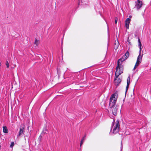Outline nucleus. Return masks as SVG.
<instances>
[{"label": "nucleus", "mask_w": 151, "mask_h": 151, "mask_svg": "<svg viewBox=\"0 0 151 151\" xmlns=\"http://www.w3.org/2000/svg\"><path fill=\"white\" fill-rule=\"evenodd\" d=\"M129 56V53L128 51H127L125 54L121 58L118 60L117 61V66L116 68V70H118V68L119 70L117 76L123 73V66L121 63H120V62H121V63L123 62Z\"/></svg>", "instance_id": "f03ea898"}, {"label": "nucleus", "mask_w": 151, "mask_h": 151, "mask_svg": "<svg viewBox=\"0 0 151 151\" xmlns=\"http://www.w3.org/2000/svg\"><path fill=\"white\" fill-rule=\"evenodd\" d=\"M131 19L129 18H127L125 21V27L127 29L129 28V24L130 22Z\"/></svg>", "instance_id": "6e6552de"}, {"label": "nucleus", "mask_w": 151, "mask_h": 151, "mask_svg": "<svg viewBox=\"0 0 151 151\" xmlns=\"http://www.w3.org/2000/svg\"><path fill=\"white\" fill-rule=\"evenodd\" d=\"M24 128L25 127L24 125L20 126L19 134L17 135V137L20 136L23 133Z\"/></svg>", "instance_id": "0eeeda50"}, {"label": "nucleus", "mask_w": 151, "mask_h": 151, "mask_svg": "<svg viewBox=\"0 0 151 151\" xmlns=\"http://www.w3.org/2000/svg\"><path fill=\"white\" fill-rule=\"evenodd\" d=\"M57 70L58 73H60V70H59L58 68H57Z\"/></svg>", "instance_id": "6ab92c4d"}, {"label": "nucleus", "mask_w": 151, "mask_h": 151, "mask_svg": "<svg viewBox=\"0 0 151 151\" xmlns=\"http://www.w3.org/2000/svg\"><path fill=\"white\" fill-rule=\"evenodd\" d=\"M85 138V137H84L82 140H83V141L84 139Z\"/></svg>", "instance_id": "4be33fe9"}, {"label": "nucleus", "mask_w": 151, "mask_h": 151, "mask_svg": "<svg viewBox=\"0 0 151 151\" xmlns=\"http://www.w3.org/2000/svg\"><path fill=\"white\" fill-rule=\"evenodd\" d=\"M131 17H132V16H129V18H131Z\"/></svg>", "instance_id": "5701e85b"}, {"label": "nucleus", "mask_w": 151, "mask_h": 151, "mask_svg": "<svg viewBox=\"0 0 151 151\" xmlns=\"http://www.w3.org/2000/svg\"><path fill=\"white\" fill-rule=\"evenodd\" d=\"M135 8H136L137 10H138L142 7V1L139 0H137L135 2Z\"/></svg>", "instance_id": "423d86ee"}, {"label": "nucleus", "mask_w": 151, "mask_h": 151, "mask_svg": "<svg viewBox=\"0 0 151 151\" xmlns=\"http://www.w3.org/2000/svg\"><path fill=\"white\" fill-rule=\"evenodd\" d=\"M35 44L36 45H37L38 44V41L36 39H35Z\"/></svg>", "instance_id": "ddd939ff"}, {"label": "nucleus", "mask_w": 151, "mask_h": 151, "mask_svg": "<svg viewBox=\"0 0 151 151\" xmlns=\"http://www.w3.org/2000/svg\"><path fill=\"white\" fill-rule=\"evenodd\" d=\"M130 83V78L129 77L128 78L127 80V86L126 87V91H125V95H126V93L128 90L129 88V85Z\"/></svg>", "instance_id": "1a4fd4ad"}, {"label": "nucleus", "mask_w": 151, "mask_h": 151, "mask_svg": "<svg viewBox=\"0 0 151 151\" xmlns=\"http://www.w3.org/2000/svg\"><path fill=\"white\" fill-rule=\"evenodd\" d=\"M46 126L45 127H44L43 129V130L42 133H41V135H43L45 134H46V132L47 131V130L46 128Z\"/></svg>", "instance_id": "9b49d317"}, {"label": "nucleus", "mask_w": 151, "mask_h": 151, "mask_svg": "<svg viewBox=\"0 0 151 151\" xmlns=\"http://www.w3.org/2000/svg\"><path fill=\"white\" fill-rule=\"evenodd\" d=\"M138 41L139 43V55L137 57V62H136V64L133 68V70H134L136 68L139 66V64L141 62V59H142V56L141 55V43L140 42V40L139 38H138Z\"/></svg>", "instance_id": "7ed1b4c3"}, {"label": "nucleus", "mask_w": 151, "mask_h": 151, "mask_svg": "<svg viewBox=\"0 0 151 151\" xmlns=\"http://www.w3.org/2000/svg\"><path fill=\"white\" fill-rule=\"evenodd\" d=\"M3 131L4 133H7L8 132V130L6 126H3Z\"/></svg>", "instance_id": "f8f14e48"}, {"label": "nucleus", "mask_w": 151, "mask_h": 151, "mask_svg": "<svg viewBox=\"0 0 151 151\" xmlns=\"http://www.w3.org/2000/svg\"><path fill=\"white\" fill-rule=\"evenodd\" d=\"M79 2H80V0H79ZM80 3V2H79V3Z\"/></svg>", "instance_id": "393cba45"}, {"label": "nucleus", "mask_w": 151, "mask_h": 151, "mask_svg": "<svg viewBox=\"0 0 151 151\" xmlns=\"http://www.w3.org/2000/svg\"><path fill=\"white\" fill-rule=\"evenodd\" d=\"M118 70H116V73L115 74V79L114 82L115 85L116 86H118L121 82V80L120 78H118V77L119 76H117L118 75V73L117 72Z\"/></svg>", "instance_id": "20e7f679"}, {"label": "nucleus", "mask_w": 151, "mask_h": 151, "mask_svg": "<svg viewBox=\"0 0 151 151\" xmlns=\"http://www.w3.org/2000/svg\"><path fill=\"white\" fill-rule=\"evenodd\" d=\"M6 67L7 68H8L9 67V63L7 61H6Z\"/></svg>", "instance_id": "dca6fc26"}, {"label": "nucleus", "mask_w": 151, "mask_h": 151, "mask_svg": "<svg viewBox=\"0 0 151 151\" xmlns=\"http://www.w3.org/2000/svg\"><path fill=\"white\" fill-rule=\"evenodd\" d=\"M122 142H121V150L122 151Z\"/></svg>", "instance_id": "412c9836"}, {"label": "nucleus", "mask_w": 151, "mask_h": 151, "mask_svg": "<svg viewBox=\"0 0 151 151\" xmlns=\"http://www.w3.org/2000/svg\"><path fill=\"white\" fill-rule=\"evenodd\" d=\"M143 51H142V56H143Z\"/></svg>", "instance_id": "b1692460"}, {"label": "nucleus", "mask_w": 151, "mask_h": 151, "mask_svg": "<svg viewBox=\"0 0 151 151\" xmlns=\"http://www.w3.org/2000/svg\"><path fill=\"white\" fill-rule=\"evenodd\" d=\"M83 143V140H82L81 141V142L80 144V145L81 146L82 144Z\"/></svg>", "instance_id": "a211bd4d"}, {"label": "nucleus", "mask_w": 151, "mask_h": 151, "mask_svg": "<svg viewBox=\"0 0 151 151\" xmlns=\"http://www.w3.org/2000/svg\"><path fill=\"white\" fill-rule=\"evenodd\" d=\"M14 145V143L13 142H11V145H10V147H12Z\"/></svg>", "instance_id": "2eb2a0df"}, {"label": "nucleus", "mask_w": 151, "mask_h": 151, "mask_svg": "<svg viewBox=\"0 0 151 151\" xmlns=\"http://www.w3.org/2000/svg\"><path fill=\"white\" fill-rule=\"evenodd\" d=\"M115 121V119H113V122H112V126L111 127V130H112V127H113V126L114 125V124Z\"/></svg>", "instance_id": "4468645a"}, {"label": "nucleus", "mask_w": 151, "mask_h": 151, "mask_svg": "<svg viewBox=\"0 0 151 151\" xmlns=\"http://www.w3.org/2000/svg\"><path fill=\"white\" fill-rule=\"evenodd\" d=\"M119 45V42L118 41H115V42L114 43V48L115 49H117L118 48Z\"/></svg>", "instance_id": "9d476101"}, {"label": "nucleus", "mask_w": 151, "mask_h": 151, "mask_svg": "<svg viewBox=\"0 0 151 151\" xmlns=\"http://www.w3.org/2000/svg\"><path fill=\"white\" fill-rule=\"evenodd\" d=\"M119 122L117 120L116 121L115 126L113 129V133L114 134H116L118 132L119 129Z\"/></svg>", "instance_id": "39448f33"}, {"label": "nucleus", "mask_w": 151, "mask_h": 151, "mask_svg": "<svg viewBox=\"0 0 151 151\" xmlns=\"http://www.w3.org/2000/svg\"><path fill=\"white\" fill-rule=\"evenodd\" d=\"M41 135H40V136L39 137V139H40H40L42 137V136H41Z\"/></svg>", "instance_id": "aec40b11"}, {"label": "nucleus", "mask_w": 151, "mask_h": 151, "mask_svg": "<svg viewBox=\"0 0 151 151\" xmlns=\"http://www.w3.org/2000/svg\"><path fill=\"white\" fill-rule=\"evenodd\" d=\"M115 94L112 95L110 98L109 105V108L112 109V114L114 116L116 115L118 109V106L115 104L117 99L115 97Z\"/></svg>", "instance_id": "f257e3e1"}, {"label": "nucleus", "mask_w": 151, "mask_h": 151, "mask_svg": "<svg viewBox=\"0 0 151 151\" xmlns=\"http://www.w3.org/2000/svg\"><path fill=\"white\" fill-rule=\"evenodd\" d=\"M117 21H118V19L117 18H116V19H115V23L116 24L117 23Z\"/></svg>", "instance_id": "f3484780"}]
</instances>
